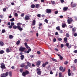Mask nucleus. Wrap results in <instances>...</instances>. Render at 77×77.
<instances>
[{"label": "nucleus", "instance_id": "f257e3e1", "mask_svg": "<svg viewBox=\"0 0 77 77\" xmlns=\"http://www.w3.org/2000/svg\"><path fill=\"white\" fill-rule=\"evenodd\" d=\"M22 24V23H17V26H13V29H17H17L20 30V31H22L23 29V26L22 27H21V25Z\"/></svg>", "mask_w": 77, "mask_h": 77}, {"label": "nucleus", "instance_id": "f03ea898", "mask_svg": "<svg viewBox=\"0 0 77 77\" xmlns=\"http://www.w3.org/2000/svg\"><path fill=\"white\" fill-rule=\"evenodd\" d=\"M29 74V72L27 70H26L25 72H22V75L23 77H25L27 75V74Z\"/></svg>", "mask_w": 77, "mask_h": 77}, {"label": "nucleus", "instance_id": "7ed1b4c3", "mask_svg": "<svg viewBox=\"0 0 77 77\" xmlns=\"http://www.w3.org/2000/svg\"><path fill=\"white\" fill-rule=\"evenodd\" d=\"M68 19L67 20V23L68 24H71L72 23V21H73V20H72V18H69V17H68Z\"/></svg>", "mask_w": 77, "mask_h": 77}, {"label": "nucleus", "instance_id": "20e7f679", "mask_svg": "<svg viewBox=\"0 0 77 77\" xmlns=\"http://www.w3.org/2000/svg\"><path fill=\"white\" fill-rule=\"evenodd\" d=\"M9 72H6L5 73H3L1 74V77H6V76H8V73Z\"/></svg>", "mask_w": 77, "mask_h": 77}, {"label": "nucleus", "instance_id": "39448f33", "mask_svg": "<svg viewBox=\"0 0 77 77\" xmlns=\"http://www.w3.org/2000/svg\"><path fill=\"white\" fill-rule=\"evenodd\" d=\"M26 50V48L25 47H23L22 46H21L19 48V51L21 52H23Z\"/></svg>", "mask_w": 77, "mask_h": 77}, {"label": "nucleus", "instance_id": "423d86ee", "mask_svg": "<svg viewBox=\"0 0 77 77\" xmlns=\"http://www.w3.org/2000/svg\"><path fill=\"white\" fill-rule=\"evenodd\" d=\"M0 68H1L2 69H6V67L5 66V64L3 63L1 64Z\"/></svg>", "mask_w": 77, "mask_h": 77}, {"label": "nucleus", "instance_id": "0eeeda50", "mask_svg": "<svg viewBox=\"0 0 77 77\" xmlns=\"http://www.w3.org/2000/svg\"><path fill=\"white\" fill-rule=\"evenodd\" d=\"M36 70L38 75H41V69L39 68H37Z\"/></svg>", "mask_w": 77, "mask_h": 77}, {"label": "nucleus", "instance_id": "6e6552de", "mask_svg": "<svg viewBox=\"0 0 77 77\" xmlns=\"http://www.w3.org/2000/svg\"><path fill=\"white\" fill-rule=\"evenodd\" d=\"M63 68L62 66H60L59 68V69L60 71H62V72H65V69H63Z\"/></svg>", "mask_w": 77, "mask_h": 77}, {"label": "nucleus", "instance_id": "1a4fd4ad", "mask_svg": "<svg viewBox=\"0 0 77 77\" xmlns=\"http://www.w3.org/2000/svg\"><path fill=\"white\" fill-rule=\"evenodd\" d=\"M46 13H51V10L50 9H47L46 10Z\"/></svg>", "mask_w": 77, "mask_h": 77}, {"label": "nucleus", "instance_id": "9d476101", "mask_svg": "<svg viewBox=\"0 0 77 77\" xmlns=\"http://www.w3.org/2000/svg\"><path fill=\"white\" fill-rule=\"evenodd\" d=\"M41 62L40 60H38L37 61V62L36 63V65L38 67L40 65V64H41Z\"/></svg>", "mask_w": 77, "mask_h": 77}, {"label": "nucleus", "instance_id": "9b49d317", "mask_svg": "<svg viewBox=\"0 0 77 77\" xmlns=\"http://www.w3.org/2000/svg\"><path fill=\"white\" fill-rule=\"evenodd\" d=\"M57 56L59 57L60 60H62L63 59V57H62L60 54H57Z\"/></svg>", "mask_w": 77, "mask_h": 77}, {"label": "nucleus", "instance_id": "f8f14e48", "mask_svg": "<svg viewBox=\"0 0 77 77\" xmlns=\"http://www.w3.org/2000/svg\"><path fill=\"white\" fill-rule=\"evenodd\" d=\"M24 18L25 20H29V16L28 15H26Z\"/></svg>", "mask_w": 77, "mask_h": 77}, {"label": "nucleus", "instance_id": "ddd939ff", "mask_svg": "<svg viewBox=\"0 0 77 77\" xmlns=\"http://www.w3.org/2000/svg\"><path fill=\"white\" fill-rule=\"evenodd\" d=\"M43 25L42 23H40L39 24V27L38 28L40 29H42V26Z\"/></svg>", "mask_w": 77, "mask_h": 77}, {"label": "nucleus", "instance_id": "4468645a", "mask_svg": "<svg viewBox=\"0 0 77 77\" xmlns=\"http://www.w3.org/2000/svg\"><path fill=\"white\" fill-rule=\"evenodd\" d=\"M21 68H24L25 66V63H22L20 66Z\"/></svg>", "mask_w": 77, "mask_h": 77}, {"label": "nucleus", "instance_id": "2eb2a0df", "mask_svg": "<svg viewBox=\"0 0 77 77\" xmlns=\"http://www.w3.org/2000/svg\"><path fill=\"white\" fill-rule=\"evenodd\" d=\"M27 66H29V67L31 66V63H30L29 62H27Z\"/></svg>", "mask_w": 77, "mask_h": 77}, {"label": "nucleus", "instance_id": "dca6fc26", "mask_svg": "<svg viewBox=\"0 0 77 77\" xmlns=\"http://www.w3.org/2000/svg\"><path fill=\"white\" fill-rule=\"evenodd\" d=\"M35 24H36V21L35 20H33L32 21V25H33V26H34V25H35Z\"/></svg>", "mask_w": 77, "mask_h": 77}, {"label": "nucleus", "instance_id": "f3484780", "mask_svg": "<svg viewBox=\"0 0 77 77\" xmlns=\"http://www.w3.org/2000/svg\"><path fill=\"white\" fill-rule=\"evenodd\" d=\"M12 72L10 71L8 72V75L10 77H12Z\"/></svg>", "mask_w": 77, "mask_h": 77}, {"label": "nucleus", "instance_id": "a211bd4d", "mask_svg": "<svg viewBox=\"0 0 77 77\" xmlns=\"http://www.w3.org/2000/svg\"><path fill=\"white\" fill-rule=\"evenodd\" d=\"M20 59L21 60H23L24 59V55H22L20 56Z\"/></svg>", "mask_w": 77, "mask_h": 77}, {"label": "nucleus", "instance_id": "6ab92c4d", "mask_svg": "<svg viewBox=\"0 0 77 77\" xmlns=\"http://www.w3.org/2000/svg\"><path fill=\"white\" fill-rule=\"evenodd\" d=\"M56 29L59 31L60 30V28L59 26H57L56 27Z\"/></svg>", "mask_w": 77, "mask_h": 77}, {"label": "nucleus", "instance_id": "aec40b11", "mask_svg": "<svg viewBox=\"0 0 77 77\" xmlns=\"http://www.w3.org/2000/svg\"><path fill=\"white\" fill-rule=\"evenodd\" d=\"M6 51L7 53H9L10 52V50H9V48H7L6 50Z\"/></svg>", "mask_w": 77, "mask_h": 77}, {"label": "nucleus", "instance_id": "412c9836", "mask_svg": "<svg viewBox=\"0 0 77 77\" xmlns=\"http://www.w3.org/2000/svg\"><path fill=\"white\" fill-rule=\"evenodd\" d=\"M66 23H63L62 24V26L63 27V28H65V27H66Z\"/></svg>", "mask_w": 77, "mask_h": 77}, {"label": "nucleus", "instance_id": "4be33fe9", "mask_svg": "<svg viewBox=\"0 0 77 77\" xmlns=\"http://www.w3.org/2000/svg\"><path fill=\"white\" fill-rule=\"evenodd\" d=\"M20 41L18 40V41H17L16 43V45H18L19 44H20Z\"/></svg>", "mask_w": 77, "mask_h": 77}, {"label": "nucleus", "instance_id": "5701e85b", "mask_svg": "<svg viewBox=\"0 0 77 77\" xmlns=\"http://www.w3.org/2000/svg\"><path fill=\"white\" fill-rule=\"evenodd\" d=\"M0 45L1 46H3V45H4V43H3V42L1 41L0 42Z\"/></svg>", "mask_w": 77, "mask_h": 77}, {"label": "nucleus", "instance_id": "b1692460", "mask_svg": "<svg viewBox=\"0 0 77 77\" xmlns=\"http://www.w3.org/2000/svg\"><path fill=\"white\" fill-rule=\"evenodd\" d=\"M4 53H5V51H4L3 50H1L0 51V54H3Z\"/></svg>", "mask_w": 77, "mask_h": 77}, {"label": "nucleus", "instance_id": "393cba45", "mask_svg": "<svg viewBox=\"0 0 77 77\" xmlns=\"http://www.w3.org/2000/svg\"><path fill=\"white\" fill-rule=\"evenodd\" d=\"M35 7V5L34 4H32L31 6V8H33Z\"/></svg>", "mask_w": 77, "mask_h": 77}, {"label": "nucleus", "instance_id": "a878e982", "mask_svg": "<svg viewBox=\"0 0 77 77\" xmlns=\"http://www.w3.org/2000/svg\"><path fill=\"white\" fill-rule=\"evenodd\" d=\"M40 6V5H39V4H36L35 5V8H39Z\"/></svg>", "mask_w": 77, "mask_h": 77}, {"label": "nucleus", "instance_id": "bb28decb", "mask_svg": "<svg viewBox=\"0 0 77 77\" xmlns=\"http://www.w3.org/2000/svg\"><path fill=\"white\" fill-rule=\"evenodd\" d=\"M72 8H75L76 7V4H74L73 5H71Z\"/></svg>", "mask_w": 77, "mask_h": 77}, {"label": "nucleus", "instance_id": "cd10ccee", "mask_svg": "<svg viewBox=\"0 0 77 77\" xmlns=\"http://www.w3.org/2000/svg\"><path fill=\"white\" fill-rule=\"evenodd\" d=\"M68 7H64L63 8V10L64 11H66L67 9H68Z\"/></svg>", "mask_w": 77, "mask_h": 77}, {"label": "nucleus", "instance_id": "c85d7f7f", "mask_svg": "<svg viewBox=\"0 0 77 77\" xmlns=\"http://www.w3.org/2000/svg\"><path fill=\"white\" fill-rule=\"evenodd\" d=\"M64 41H65V43L67 42V38L65 37L64 38Z\"/></svg>", "mask_w": 77, "mask_h": 77}, {"label": "nucleus", "instance_id": "c756f323", "mask_svg": "<svg viewBox=\"0 0 77 77\" xmlns=\"http://www.w3.org/2000/svg\"><path fill=\"white\" fill-rule=\"evenodd\" d=\"M9 38L10 39H12L13 38V35H9Z\"/></svg>", "mask_w": 77, "mask_h": 77}, {"label": "nucleus", "instance_id": "7c9ffc66", "mask_svg": "<svg viewBox=\"0 0 77 77\" xmlns=\"http://www.w3.org/2000/svg\"><path fill=\"white\" fill-rule=\"evenodd\" d=\"M61 74V72H59V77H63V76H62Z\"/></svg>", "mask_w": 77, "mask_h": 77}, {"label": "nucleus", "instance_id": "2f4dec72", "mask_svg": "<svg viewBox=\"0 0 77 77\" xmlns=\"http://www.w3.org/2000/svg\"><path fill=\"white\" fill-rule=\"evenodd\" d=\"M24 69H28V66H27V65H25V66H24Z\"/></svg>", "mask_w": 77, "mask_h": 77}, {"label": "nucleus", "instance_id": "473e14b6", "mask_svg": "<svg viewBox=\"0 0 77 77\" xmlns=\"http://www.w3.org/2000/svg\"><path fill=\"white\" fill-rule=\"evenodd\" d=\"M51 60H53V61H54V62H57V60H56V59L53 58H51Z\"/></svg>", "mask_w": 77, "mask_h": 77}, {"label": "nucleus", "instance_id": "72a5a7b5", "mask_svg": "<svg viewBox=\"0 0 77 77\" xmlns=\"http://www.w3.org/2000/svg\"><path fill=\"white\" fill-rule=\"evenodd\" d=\"M66 37L67 38H69V34L68 33H66Z\"/></svg>", "mask_w": 77, "mask_h": 77}, {"label": "nucleus", "instance_id": "f704fd0d", "mask_svg": "<svg viewBox=\"0 0 77 77\" xmlns=\"http://www.w3.org/2000/svg\"><path fill=\"white\" fill-rule=\"evenodd\" d=\"M15 20V19L14 18L10 19V21H11V22H13V21H14V20Z\"/></svg>", "mask_w": 77, "mask_h": 77}, {"label": "nucleus", "instance_id": "c9c22d12", "mask_svg": "<svg viewBox=\"0 0 77 77\" xmlns=\"http://www.w3.org/2000/svg\"><path fill=\"white\" fill-rule=\"evenodd\" d=\"M72 31L73 32H75L76 30H75V29L73 28L72 29Z\"/></svg>", "mask_w": 77, "mask_h": 77}, {"label": "nucleus", "instance_id": "e433bc0d", "mask_svg": "<svg viewBox=\"0 0 77 77\" xmlns=\"http://www.w3.org/2000/svg\"><path fill=\"white\" fill-rule=\"evenodd\" d=\"M20 72H23V69H20Z\"/></svg>", "mask_w": 77, "mask_h": 77}, {"label": "nucleus", "instance_id": "4c0bfd02", "mask_svg": "<svg viewBox=\"0 0 77 77\" xmlns=\"http://www.w3.org/2000/svg\"><path fill=\"white\" fill-rule=\"evenodd\" d=\"M58 41H61L62 40V38H59L57 39Z\"/></svg>", "mask_w": 77, "mask_h": 77}, {"label": "nucleus", "instance_id": "58836bf2", "mask_svg": "<svg viewBox=\"0 0 77 77\" xmlns=\"http://www.w3.org/2000/svg\"><path fill=\"white\" fill-rule=\"evenodd\" d=\"M6 32V30L5 29H2V33H3Z\"/></svg>", "mask_w": 77, "mask_h": 77}, {"label": "nucleus", "instance_id": "ea45409f", "mask_svg": "<svg viewBox=\"0 0 77 77\" xmlns=\"http://www.w3.org/2000/svg\"><path fill=\"white\" fill-rule=\"evenodd\" d=\"M66 46L68 47L69 46V43H66Z\"/></svg>", "mask_w": 77, "mask_h": 77}, {"label": "nucleus", "instance_id": "a19ab883", "mask_svg": "<svg viewBox=\"0 0 77 77\" xmlns=\"http://www.w3.org/2000/svg\"><path fill=\"white\" fill-rule=\"evenodd\" d=\"M68 62L67 61H65L64 62V64H65V65H67V64H68Z\"/></svg>", "mask_w": 77, "mask_h": 77}, {"label": "nucleus", "instance_id": "79ce46f5", "mask_svg": "<svg viewBox=\"0 0 77 77\" xmlns=\"http://www.w3.org/2000/svg\"><path fill=\"white\" fill-rule=\"evenodd\" d=\"M45 22L46 23H48V20L47 19H45Z\"/></svg>", "mask_w": 77, "mask_h": 77}, {"label": "nucleus", "instance_id": "37998d69", "mask_svg": "<svg viewBox=\"0 0 77 77\" xmlns=\"http://www.w3.org/2000/svg\"><path fill=\"white\" fill-rule=\"evenodd\" d=\"M20 16L21 17H23L24 16V13H23L22 14H21Z\"/></svg>", "mask_w": 77, "mask_h": 77}, {"label": "nucleus", "instance_id": "c03bdc74", "mask_svg": "<svg viewBox=\"0 0 77 77\" xmlns=\"http://www.w3.org/2000/svg\"><path fill=\"white\" fill-rule=\"evenodd\" d=\"M56 38H54L53 39V42H56Z\"/></svg>", "mask_w": 77, "mask_h": 77}, {"label": "nucleus", "instance_id": "a18cd8bd", "mask_svg": "<svg viewBox=\"0 0 77 77\" xmlns=\"http://www.w3.org/2000/svg\"><path fill=\"white\" fill-rule=\"evenodd\" d=\"M51 3L53 5H54L55 4V2L54 1H52Z\"/></svg>", "mask_w": 77, "mask_h": 77}, {"label": "nucleus", "instance_id": "49530a36", "mask_svg": "<svg viewBox=\"0 0 77 77\" xmlns=\"http://www.w3.org/2000/svg\"><path fill=\"white\" fill-rule=\"evenodd\" d=\"M74 63H76L77 62V59H75L74 60Z\"/></svg>", "mask_w": 77, "mask_h": 77}, {"label": "nucleus", "instance_id": "de8ad7c7", "mask_svg": "<svg viewBox=\"0 0 77 77\" xmlns=\"http://www.w3.org/2000/svg\"><path fill=\"white\" fill-rule=\"evenodd\" d=\"M14 24H15V23H14V22L11 23V25L12 26H14Z\"/></svg>", "mask_w": 77, "mask_h": 77}, {"label": "nucleus", "instance_id": "09e8293b", "mask_svg": "<svg viewBox=\"0 0 77 77\" xmlns=\"http://www.w3.org/2000/svg\"><path fill=\"white\" fill-rule=\"evenodd\" d=\"M54 13L55 14H58V11H55Z\"/></svg>", "mask_w": 77, "mask_h": 77}, {"label": "nucleus", "instance_id": "8fccbe9b", "mask_svg": "<svg viewBox=\"0 0 77 77\" xmlns=\"http://www.w3.org/2000/svg\"><path fill=\"white\" fill-rule=\"evenodd\" d=\"M14 15L15 17H18V14L17 13H15Z\"/></svg>", "mask_w": 77, "mask_h": 77}, {"label": "nucleus", "instance_id": "3c124183", "mask_svg": "<svg viewBox=\"0 0 77 77\" xmlns=\"http://www.w3.org/2000/svg\"><path fill=\"white\" fill-rule=\"evenodd\" d=\"M46 65H45V63H43L42 65V66L43 67H45V66Z\"/></svg>", "mask_w": 77, "mask_h": 77}, {"label": "nucleus", "instance_id": "603ef678", "mask_svg": "<svg viewBox=\"0 0 77 77\" xmlns=\"http://www.w3.org/2000/svg\"><path fill=\"white\" fill-rule=\"evenodd\" d=\"M64 45H63V44H61V48H63V46Z\"/></svg>", "mask_w": 77, "mask_h": 77}, {"label": "nucleus", "instance_id": "864d4df0", "mask_svg": "<svg viewBox=\"0 0 77 77\" xmlns=\"http://www.w3.org/2000/svg\"><path fill=\"white\" fill-rule=\"evenodd\" d=\"M8 28L9 29H12V26H11L10 25L9 26H8Z\"/></svg>", "mask_w": 77, "mask_h": 77}, {"label": "nucleus", "instance_id": "5fc2aeb1", "mask_svg": "<svg viewBox=\"0 0 77 77\" xmlns=\"http://www.w3.org/2000/svg\"><path fill=\"white\" fill-rule=\"evenodd\" d=\"M29 56L30 57H31V58H33V55H29Z\"/></svg>", "mask_w": 77, "mask_h": 77}, {"label": "nucleus", "instance_id": "6e6d98bb", "mask_svg": "<svg viewBox=\"0 0 77 77\" xmlns=\"http://www.w3.org/2000/svg\"><path fill=\"white\" fill-rule=\"evenodd\" d=\"M73 52H74L75 53H77V50H75L73 51Z\"/></svg>", "mask_w": 77, "mask_h": 77}, {"label": "nucleus", "instance_id": "4d7b16f0", "mask_svg": "<svg viewBox=\"0 0 77 77\" xmlns=\"http://www.w3.org/2000/svg\"><path fill=\"white\" fill-rule=\"evenodd\" d=\"M6 8H4L3 9V11L4 12H5V11H6Z\"/></svg>", "mask_w": 77, "mask_h": 77}, {"label": "nucleus", "instance_id": "13d9d810", "mask_svg": "<svg viewBox=\"0 0 77 77\" xmlns=\"http://www.w3.org/2000/svg\"><path fill=\"white\" fill-rule=\"evenodd\" d=\"M37 53L38 54H41V52L39 51H38L37 52Z\"/></svg>", "mask_w": 77, "mask_h": 77}, {"label": "nucleus", "instance_id": "bf43d9fd", "mask_svg": "<svg viewBox=\"0 0 77 77\" xmlns=\"http://www.w3.org/2000/svg\"><path fill=\"white\" fill-rule=\"evenodd\" d=\"M28 51L29 52H30V51H31V48H29V49H28Z\"/></svg>", "mask_w": 77, "mask_h": 77}, {"label": "nucleus", "instance_id": "052dcab7", "mask_svg": "<svg viewBox=\"0 0 77 77\" xmlns=\"http://www.w3.org/2000/svg\"><path fill=\"white\" fill-rule=\"evenodd\" d=\"M37 17H41V14H38L37 15Z\"/></svg>", "mask_w": 77, "mask_h": 77}, {"label": "nucleus", "instance_id": "680f3d73", "mask_svg": "<svg viewBox=\"0 0 77 77\" xmlns=\"http://www.w3.org/2000/svg\"><path fill=\"white\" fill-rule=\"evenodd\" d=\"M26 48H27V49H29V48H30V47H29V46H28V45H27V46H26Z\"/></svg>", "mask_w": 77, "mask_h": 77}, {"label": "nucleus", "instance_id": "e2e57ef3", "mask_svg": "<svg viewBox=\"0 0 77 77\" xmlns=\"http://www.w3.org/2000/svg\"><path fill=\"white\" fill-rule=\"evenodd\" d=\"M11 68H12V69H15V66H11Z\"/></svg>", "mask_w": 77, "mask_h": 77}, {"label": "nucleus", "instance_id": "0e129e2a", "mask_svg": "<svg viewBox=\"0 0 77 77\" xmlns=\"http://www.w3.org/2000/svg\"><path fill=\"white\" fill-rule=\"evenodd\" d=\"M74 36H75V37H76V36H77V33H75L74 34Z\"/></svg>", "mask_w": 77, "mask_h": 77}, {"label": "nucleus", "instance_id": "69168bd1", "mask_svg": "<svg viewBox=\"0 0 77 77\" xmlns=\"http://www.w3.org/2000/svg\"><path fill=\"white\" fill-rule=\"evenodd\" d=\"M60 33H63V31H62V30H60Z\"/></svg>", "mask_w": 77, "mask_h": 77}, {"label": "nucleus", "instance_id": "338daca9", "mask_svg": "<svg viewBox=\"0 0 77 77\" xmlns=\"http://www.w3.org/2000/svg\"><path fill=\"white\" fill-rule=\"evenodd\" d=\"M24 45L25 46H27V43L26 42H25L24 43Z\"/></svg>", "mask_w": 77, "mask_h": 77}, {"label": "nucleus", "instance_id": "774afa93", "mask_svg": "<svg viewBox=\"0 0 77 77\" xmlns=\"http://www.w3.org/2000/svg\"><path fill=\"white\" fill-rule=\"evenodd\" d=\"M68 75L69 76H71V73H68Z\"/></svg>", "mask_w": 77, "mask_h": 77}]
</instances>
